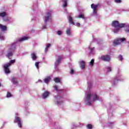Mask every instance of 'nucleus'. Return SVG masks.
<instances>
[{"label":"nucleus","mask_w":129,"mask_h":129,"mask_svg":"<svg viewBox=\"0 0 129 129\" xmlns=\"http://www.w3.org/2000/svg\"><path fill=\"white\" fill-rule=\"evenodd\" d=\"M91 8L93 9V13L94 15H96L97 14V10H98L97 8H98V5L92 4Z\"/></svg>","instance_id":"6e6552de"},{"label":"nucleus","mask_w":129,"mask_h":129,"mask_svg":"<svg viewBox=\"0 0 129 129\" xmlns=\"http://www.w3.org/2000/svg\"><path fill=\"white\" fill-rule=\"evenodd\" d=\"M52 14V11H49L48 12L47 14L45 16V20L44 22L45 23H47L48 21H49L50 19H51V15Z\"/></svg>","instance_id":"0eeeda50"},{"label":"nucleus","mask_w":129,"mask_h":129,"mask_svg":"<svg viewBox=\"0 0 129 129\" xmlns=\"http://www.w3.org/2000/svg\"><path fill=\"white\" fill-rule=\"evenodd\" d=\"M68 0H62L63 3V8H66L67 7V1Z\"/></svg>","instance_id":"a211bd4d"},{"label":"nucleus","mask_w":129,"mask_h":129,"mask_svg":"<svg viewBox=\"0 0 129 129\" xmlns=\"http://www.w3.org/2000/svg\"><path fill=\"white\" fill-rule=\"evenodd\" d=\"M92 84L91 83L88 84L87 92L86 93V99L85 101L87 105H91L92 102L98 100V96L96 94L93 95L91 92V87Z\"/></svg>","instance_id":"f257e3e1"},{"label":"nucleus","mask_w":129,"mask_h":129,"mask_svg":"<svg viewBox=\"0 0 129 129\" xmlns=\"http://www.w3.org/2000/svg\"><path fill=\"white\" fill-rule=\"evenodd\" d=\"M115 3L120 4V3H121V0H115Z\"/></svg>","instance_id":"7c9ffc66"},{"label":"nucleus","mask_w":129,"mask_h":129,"mask_svg":"<svg viewBox=\"0 0 129 129\" xmlns=\"http://www.w3.org/2000/svg\"><path fill=\"white\" fill-rule=\"evenodd\" d=\"M0 39H1V40H4V39H5V37H4V36H3L1 34H0Z\"/></svg>","instance_id":"f704fd0d"},{"label":"nucleus","mask_w":129,"mask_h":129,"mask_svg":"<svg viewBox=\"0 0 129 129\" xmlns=\"http://www.w3.org/2000/svg\"><path fill=\"white\" fill-rule=\"evenodd\" d=\"M55 101H57V104H61L63 102V98L57 96L55 98Z\"/></svg>","instance_id":"1a4fd4ad"},{"label":"nucleus","mask_w":129,"mask_h":129,"mask_svg":"<svg viewBox=\"0 0 129 129\" xmlns=\"http://www.w3.org/2000/svg\"><path fill=\"white\" fill-rule=\"evenodd\" d=\"M125 31L126 32H129V25H128L127 27H126V28L125 29Z\"/></svg>","instance_id":"72a5a7b5"},{"label":"nucleus","mask_w":129,"mask_h":129,"mask_svg":"<svg viewBox=\"0 0 129 129\" xmlns=\"http://www.w3.org/2000/svg\"><path fill=\"white\" fill-rule=\"evenodd\" d=\"M15 62H16V60L13 59V60H11L10 61V62H8L3 65L4 71L6 74H9L11 73V71H10V69H9V67H10V66H12V64H14V63H15Z\"/></svg>","instance_id":"7ed1b4c3"},{"label":"nucleus","mask_w":129,"mask_h":129,"mask_svg":"<svg viewBox=\"0 0 129 129\" xmlns=\"http://www.w3.org/2000/svg\"><path fill=\"white\" fill-rule=\"evenodd\" d=\"M7 14L6 12H2L0 13V17H2V18H4L5 16H6Z\"/></svg>","instance_id":"b1692460"},{"label":"nucleus","mask_w":129,"mask_h":129,"mask_svg":"<svg viewBox=\"0 0 129 129\" xmlns=\"http://www.w3.org/2000/svg\"><path fill=\"white\" fill-rule=\"evenodd\" d=\"M125 41V38H117L115 39L113 42V46H116V45H119L121 42Z\"/></svg>","instance_id":"39448f33"},{"label":"nucleus","mask_w":129,"mask_h":129,"mask_svg":"<svg viewBox=\"0 0 129 129\" xmlns=\"http://www.w3.org/2000/svg\"><path fill=\"white\" fill-rule=\"evenodd\" d=\"M57 35H59V36L62 35V31H58L57 32Z\"/></svg>","instance_id":"2f4dec72"},{"label":"nucleus","mask_w":129,"mask_h":129,"mask_svg":"<svg viewBox=\"0 0 129 129\" xmlns=\"http://www.w3.org/2000/svg\"><path fill=\"white\" fill-rule=\"evenodd\" d=\"M90 51L91 53H92V54H94V47L91 48L90 46L89 47Z\"/></svg>","instance_id":"a878e982"},{"label":"nucleus","mask_w":129,"mask_h":129,"mask_svg":"<svg viewBox=\"0 0 129 129\" xmlns=\"http://www.w3.org/2000/svg\"><path fill=\"white\" fill-rule=\"evenodd\" d=\"M77 18H81L82 19H84V14H80L79 17H77Z\"/></svg>","instance_id":"cd10ccee"},{"label":"nucleus","mask_w":129,"mask_h":129,"mask_svg":"<svg viewBox=\"0 0 129 129\" xmlns=\"http://www.w3.org/2000/svg\"><path fill=\"white\" fill-rule=\"evenodd\" d=\"M0 86H1V83H0Z\"/></svg>","instance_id":"a18cd8bd"},{"label":"nucleus","mask_w":129,"mask_h":129,"mask_svg":"<svg viewBox=\"0 0 129 129\" xmlns=\"http://www.w3.org/2000/svg\"><path fill=\"white\" fill-rule=\"evenodd\" d=\"M38 82H42V81H41V80H39L38 81Z\"/></svg>","instance_id":"c03bdc74"},{"label":"nucleus","mask_w":129,"mask_h":129,"mask_svg":"<svg viewBox=\"0 0 129 129\" xmlns=\"http://www.w3.org/2000/svg\"><path fill=\"white\" fill-rule=\"evenodd\" d=\"M107 70H108V72H109L111 71V68L108 67Z\"/></svg>","instance_id":"e433bc0d"},{"label":"nucleus","mask_w":129,"mask_h":129,"mask_svg":"<svg viewBox=\"0 0 129 129\" xmlns=\"http://www.w3.org/2000/svg\"><path fill=\"white\" fill-rule=\"evenodd\" d=\"M76 26H77V27H79L80 26V23H77Z\"/></svg>","instance_id":"ea45409f"},{"label":"nucleus","mask_w":129,"mask_h":129,"mask_svg":"<svg viewBox=\"0 0 129 129\" xmlns=\"http://www.w3.org/2000/svg\"><path fill=\"white\" fill-rule=\"evenodd\" d=\"M68 17L69 18V23L72 24V25H74V22H73V18H72L71 16H70V15L69 14Z\"/></svg>","instance_id":"ddd939ff"},{"label":"nucleus","mask_w":129,"mask_h":129,"mask_svg":"<svg viewBox=\"0 0 129 129\" xmlns=\"http://www.w3.org/2000/svg\"><path fill=\"white\" fill-rule=\"evenodd\" d=\"M49 94H50V93H49V92L45 91L44 93L42 94V98H47V97L49 96Z\"/></svg>","instance_id":"9b49d317"},{"label":"nucleus","mask_w":129,"mask_h":129,"mask_svg":"<svg viewBox=\"0 0 129 129\" xmlns=\"http://www.w3.org/2000/svg\"><path fill=\"white\" fill-rule=\"evenodd\" d=\"M43 80L45 83H46V84H48V83H49V82H50V81L51 80V77H47L46 78H45Z\"/></svg>","instance_id":"4468645a"},{"label":"nucleus","mask_w":129,"mask_h":129,"mask_svg":"<svg viewBox=\"0 0 129 129\" xmlns=\"http://www.w3.org/2000/svg\"><path fill=\"white\" fill-rule=\"evenodd\" d=\"M51 46V44L49 43L48 45H46V47L45 49V52H47L48 51V49H49V47Z\"/></svg>","instance_id":"393cba45"},{"label":"nucleus","mask_w":129,"mask_h":129,"mask_svg":"<svg viewBox=\"0 0 129 129\" xmlns=\"http://www.w3.org/2000/svg\"><path fill=\"white\" fill-rule=\"evenodd\" d=\"M93 64H94V59H92L91 61L89 62V65L90 67H92V66H93Z\"/></svg>","instance_id":"4be33fe9"},{"label":"nucleus","mask_w":129,"mask_h":129,"mask_svg":"<svg viewBox=\"0 0 129 129\" xmlns=\"http://www.w3.org/2000/svg\"><path fill=\"white\" fill-rule=\"evenodd\" d=\"M53 80L55 82V83H59V82H60V79L58 78H54L53 79Z\"/></svg>","instance_id":"412c9836"},{"label":"nucleus","mask_w":129,"mask_h":129,"mask_svg":"<svg viewBox=\"0 0 129 129\" xmlns=\"http://www.w3.org/2000/svg\"><path fill=\"white\" fill-rule=\"evenodd\" d=\"M39 64H40V62H36L35 63V66H36L37 69H39Z\"/></svg>","instance_id":"bb28decb"},{"label":"nucleus","mask_w":129,"mask_h":129,"mask_svg":"<svg viewBox=\"0 0 129 129\" xmlns=\"http://www.w3.org/2000/svg\"><path fill=\"white\" fill-rule=\"evenodd\" d=\"M4 21H6L7 22V21H9V18H6V19H4Z\"/></svg>","instance_id":"79ce46f5"},{"label":"nucleus","mask_w":129,"mask_h":129,"mask_svg":"<svg viewBox=\"0 0 129 129\" xmlns=\"http://www.w3.org/2000/svg\"><path fill=\"white\" fill-rule=\"evenodd\" d=\"M67 35H68L69 36H70V35H71L70 29H68L67 30Z\"/></svg>","instance_id":"c85d7f7f"},{"label":"nucleus","mask_w":129,"mask_h":129,"mask_svg":"<svg viewBox=\"0 0 129 129\" xmlns=\"http://www.w3.org/2000/svg\"><path fill=\"white\" fill-rule=\"evenodd\" d=\"M80 64H81V69H84L85 68V61L84 60H81L80 61Z\"/></svg>","instance_id":"f8f14e48"},{"label":"nucleus","mask_w":129,"mask_h":129,"mask_svg":"<svg viewBox=\"0 0 129 129\" xmlns=\"http://www.w3.org/2000/svg\"><path fill=\"white\" fill-rule=\"evenodd\" d=\"M71 74H74V71L73 70H72L71 71V72H70Z\"/></svg>","instance_id":"58836bf2"},{"label":"nucleus","mask_w":129,"mask_h":129,"mask_svg":"<svg viewBox=\"0 0 129 129\" xmlns=\"http://www.w3.org/2000/svg\"><path fill=\"white\" fill-rule=\"evenodd\" d=\"M54 89L56 91H58V86H54Z\"/></svg>","instance_id":"c9c22d12"},{"label":"nucleus","mask_w":129,"mask_h":129,"mask_svg":"<svg viewBox=\"0 0 129 129\" xmlns=\"http://www.w3.org/2000/svg\"><path fill=\"white\" fill-rule=\"evenodd\" d=\"M119 60H120V61H121V60H122V59H123L122 56L120 55V56H119Z\"/></svg>","instance_id":"4c0bfd02"},{"label":"nucleus","mask_w":129,"mask_h":129,"mask_svg":"<svg viewBox=\"0 0 129 129\" xmlns=\"http://www.w3.org/2000/svg\"><path fill=\"white\" fill-rule=\"evenodd\" d=\"M42 28H43V29H46V26H43L42 27Z\"/></svg>","instance_id":"37998d69"},{"label":"nucleus","mask_w":129,"mask_h":129,"mask_svg":"<svg viewBox=\"0 0 129 129\" xmlns=\"http://www.w3.org/2000/svg\"><path fill=\"white\" fill-rule=\"evenodd\" d=\"M15 120L16 122H18V126L22 127V122H21V118L19 117L16 116Z\"/></svg>","instance_id":"9d476101"},{"label":"nucleus","mask_w":129,"mask_h":129,"mask_svg":"<svg viewBox=\"0 0 129 129\" xmlns=\"http://www.w3.org/2000/svg\"><path fill=\"white\" fill-rule=\"evenodd\" d=\"M87 127L89 129H91L92 128V125L89 124L87 125Z\"/></svg>","instance_id":"c756f323"},{"label":"nucleus","mask_w":129,"mask_h":129,"mask_svg":"<svg viewBox=\"0 0 129 129\" xmlns=\"http://www.w3.org/2000/svg\"><path fill=\"white\" fill-rule=\"evenodd\" d=\"M16 49V46H15V44H12V45H10L9 47V51L6 55L7 58L9 59H11L12 57H13V51Z\"/></svg>","instance_id":"20e7f679"},{"label":"nucleus","mask_w":129,"mask_h":129,"mask_svg":"<svg viewBox=\"0 0 129 129\" xmlns=\"http://www.w3.org/2000/svg\"><path fill=\"white\" fill-rule=\"evenodd\" d=\"M11 81L13 83V84H18V81H17L16 78H13Z\"/></svg>","instance_id":"f3484780"},{"label":"nucleus","mask_w":129,"mask_h":129,"mask_svg":"<svg viewBox=\"0 0 129 129\" xmlns=\"http://www.w3.org/2000/svg\"><path fill=\"white\" fill-rule=\"evenodd\" d=\"M74 127H76V125L73 124L72 125V128H74Z\"/></svg>","instance_id":"a19ab883"},{"label":"nucleus","mask_w":129,"mask_h":129,"mask_svg":"<svg viewBox=\"0 0 129 129\" xmlns=\"http://www.w3.org/2000/svg\"><path fill=\"white\" fill-rule=\"evenodd\" d=\"M26 40H28V37H24L21 38H20L18 41L19 42H23V41H26Z\"/></svg>","instance_id":"aec40b11"},{"label":"nucleus","mask_w":129,"mask_h":129,"mask_svg":"<svg viewBox=\"0 0 129 129\" xmlns=\"http://www.w3.org/2000/svg\"><path fill=\"white\" fill-rule=\"evenodd\" d=\"M61 57H59L56 61L55 62V67H57L58 65H59L60 62H61Z\"/></svg>","instance_id":"2eb2a0df"},{"label":"nucleus","mask_w":129,"mask_h":129,"mask_svg":"<svg viewBox=\"0 0 129 129\" xmlns=\"http://www.w3.org/2000/svg\"><path fill=\"white\" fill-rule=\"evenodd\" d=\"M117 81H118V78L116 77V79H115L113 81V84H116V83H117Z\"/></svg>","instance_id":"5701e85b"},{"label":"nucleus","mask_w":129,"mask_h":129,"mask_svg":"<svg viewBox=\"0 0 129 129\" xmlns=\"http://www.w3.org/2000/svg\"><path fill=\"white\" fill-rule=\"evenodd\" d=\"M112 26L114 27V33H118L120 28H123L125 26V24H119L118 21H113L112 23Z\"/></svg>","instance_id":"f03ea898"},{"label":"nucleus","mask_w":129,"mask_h":129,"mask_svg":"<svg viewBox=\"0 0 129 129\" xmlns=\"http://www.w3.org/2000/svg\"><path fill=\"white\" fill-rule=\"evenodd\" d=\"M101 60L105 62H109L110 61V56L108 55H102L100 57Z\"/></svg>","instance_id":"423d86ee"},{"label":"nucleus","mask_w":129,"mask_h":129,"mask_svg":"<svg viewBox=\"0 0 129 129\" xmlns=\"http://www.w3.org/2000/svg\"><path fill=\"white\" fill-rule=\"evenodd\" d=\"M0 29L2 30V31H6V30H7V26L0 24Z\"/></svg>","instance_id":"6ab92c4d"},{"label":"nucleus","mask_w":129,"mask_h":129,"mask_svg":"<svg viewBox=\"0 0 129 129\" xmlns=\"http://www.w3.org/2000/svg\"><path fill=\"white\" fill-rule=\"evenodd\" d=\"M31 57L32 60H35L37 59V55H36V54L35 53H33L31 54Z\"/></svg>","instance_id":"dca6fc26"},{"label":"nucleus","mask_w":129,"mask_h":129,"mask_svg":"<svg viewBox=\"0 0 129 129\" xmlns=\"http://www.w3.org/2000/svg\"><path fill=\"white\" fill-rule=\"evenodd\" d=\"M7 96V97H11V96H12V94H11V93H10V92H8Z\"/></svg>","instance_id":"473e14b6"}]
</instances>
